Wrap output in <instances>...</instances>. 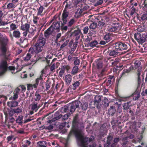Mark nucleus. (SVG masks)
Returning <instances> with one entry per match:
<instances>
[{"label": "nucleus", "instance_id": "49", "mask_svg": "<svg viewBox=\"0 0 147 147\" xmlns=\"http://www.w3.org/2000/svg\"><path fill=\"white\" fill-rule=\"evenodd\" d=\"M140 18L142 20H147V12L142 15Z\"/></svg>", "mask_w": 147, "mask_h": 147}, {"label": "nucleus", "instance_id": "44", "mask_svg": "<svg viewBox=\"0 0 147 147\" xmlns=\"http://www.w3.org/2000/svg\"><path fill=\"white\" fill-rule=\"evenodd\" d=\"M10 26V30L12 31L13 30H15L17 28V27L16 26V25L15 24L12 23Z\"/></svg>", "mask_w": 147, "mask_h": 147}, {"label": "nucleus", "instance_id": "64", "mask_svg": "<svg viewBox=\"0 0 147 147\" xmlns=\"http://www.w3.org/2000/svg\"><path fill=\"white\" fill-rule=\"evenodd\" d=\"M67 43L68 42L67 41H66L65 42L61 45L60 48L61 49H62L63 47H65L67 45Z\"/></svg>", "mask_w": 147, "mask_h": 147}, {"label": "nucleus", "instance_id": "31", "mask_svg": "<svg viewBox=\"0 0 147 147\" xmlns=\"http://www.w3.org/2000/svg\"><path fill=\"white\" fill-rule=\"evenodd\" d=\"M96 23H97V26L98 28H99L100 27L102 28L105 24V22L104 20L101 19V20L97 21Z\"/></svg>", "mask_w": 147, "mask_h": 147}, {"label": "nucleus", "instance_id": "45", "mask_svg": "<svg viewBox=\"0 0 147 147\" xmlns=\"http://www.w3.org/2000/svg\"><path fill=\"white\" fill-rule=\"evenodd\" d=\"M109 101L108 99L105 97L103 100V103L105 107H107L109 106Z\"/></svg>", "mask_w": 147, "mask_h": 147}, {"label": "nucleus", "instance_id": "22", "mask_svg": "<svg viewBox=\"0 0 147 147\" xmlns=\"http://www.w3.org/2000/svg\"><path fill=\"white\" fill-rule=\"evenodd\" d=\"M79 81H78L74 82L72 85L71 86H70L69 88L71 87V88L73 89V90H76L80 85V82Z\"/></svg>", "mask_w": 147, "mask_h": 147}, {"label": "nucleus", "instance_id": "15", "mask_svg": "<svg viewBox=\"0 0 147 147\" xmlns=\"http://www.w3.org/2000/svg\"><path fill=\"white\" fill-rule=\"evenodd\" d=\"M41 97L40 94L38 91H37L34 94V96L33 98L32 99V101H34L38 102L40 100Z\"/></svg>", "mask_w": 147, "mask_h": 147}, {"label": "nucleus", "instance_id": "25", "mask_svg": "<svg viewBox=\"0 0 147 147\" xmlns=\"http://www.w3.org/2000/svg\"><path fill=\"white\" fill-rule=\"evenodd\" d=\"M29 51V50L28 51V53H27L26 56L24 57V60L25 61H28L30 59L32 56L31 54L33 55H37L36 53H31V51Z\"/></svg>", "mask_w": 147, "mask_h": 147}, {"label": "nucleus", "instance_id": "61", "mask_svg": "<svg viewBox=\"0 0 147 147\" xmlns=\"http://www.w3.org/2000/svg\"><path fill=\"white\" fill-rule=\"evenodd\" d=\"M20 91V89L18 88H17L14 91V92L18 94Z\"/></svg>", "mask_w": 147, "mask_h": 147}, {"label": "nucleus", "instance_id": "62", "mask_svg": "<svg viewBox=\"0 0 147 147\" xmlns=\"http://www.w3.org/2000/svg\"><path fill=\"white\" fill-rule=\"evenodd\" d=\"M144 29L143 28H142V27H140L138 28L137 30L138 32H144Z\"/></svg>", "mask_w": 147, "mask_h": 147}, {"label": "nucleus", "instance_id": "23", "mask_svg": "<svg viewBox=\"0 0 147 147\" xmlns=\"http://www.w3.org/2000/svg\"><path fill=\"white\" fill-rule=\"evenodd\" d=\"M114 49L109 50L108 51V53L110 56L115 57L118 54V52Z\"/></svg>", "mask_w": 147, "mask_h": 147}, {"label": "nucleus", "instance_id": "30", "mask_svg": "<svg viewBox=\"0 0 147 147\" xmlns=\"http://www.w3.org/2000/svg\"><path fill=\"white\" fill-rule=\"evenodd\" d=\"M47 142L45 141H40L37 143L38 147H47Z\"/></svg>", "mask_w": 147, "mask_h": 147}, {"label": "nucleus", "instance_id": "53", "mask_svg": "<svg viewBox=\"0 0 147 147\" xmlns=\"http://www.w3.org/2000/svg\"><path fill=\"white\" fill-rule=\"evenodd\" d=\"M24 129L23 128H21L17 131V132L18 134H23L24 133Z\"/></svg>", "mask_w": 147, "mask_h": 147}, {"label": "nucleus", "instance_id": "3", "mask_svg": "<svg viewBox=\"0 0 147 147\" xmlns=\"http://www.w3.org/2000/svg\"><path fill=\"white\" fill-rule=\"evenodd\" d=\"M80 104L81 103L80 101L75 100L61 107V111L63 113L68 112L69 111L71 113H73L74 112L76 108L79 107Z\"/></svg>", "mask_w": 147, "mask_h": 147}, {"label": "nucleus", "instance_id": "19", "mask_svg": "<svg viewBox=\"0 0 147 147\" xmlns=\"http://www.w3.org/2000/svg\"><path fill=\"white\" fill-rule=\"evenodd\" d=\"M23 117L22 115H20L18 117V118L16 120V122L19 125L22 126L24 123L23 121Z\"/></svg>", "mask_w": 147, "mask_h": 147}, {"label": "nucleus", "instance_id": "18", "mask_svg": "<svg viewBox=\"0 0 147 147\" xmlns=\"http://www.w3.org/2000/svg\"><path fill=\"white\" fill-rule=\"evenodd\" d=\"M7 105L10 107H15L17 106L18 104V103L17 101L15 100H12L8 102L7 103Z\"/></svg>", "mask_w": 147, "mask_h": 147}, {"label": "nucleus", "instance_id": "43", "mask_svg": "<svg viewBox=\"0 0 147 147\" xmlns=\"http://www.w3.org/2000/svg\"><path fill=\"white\" fill-rule=\"evenodd\" d=\"M96 32L95 29H90L88 34L90 36H92L96 34Z\"/></svg>", "mask_w": 147, "mask_h": 147}, {"label": "nucleus", "instance_id": "33", "mask_svg": "<svg viewBox=\"0 0 147 147\" xmlns=\"http://www.w3.org/2000/svg\"><path fill=\"white\" fill-rule=\"evenodd\" d=\"M44 7L42 5H40L38 9H37L38 12L37 14V16L42 15V13L44 9Z\"/></svg>", "mask_w": 147, "mask_h": 147}, {"label": "nucleus", "instance_id": "4", "mask_svg": "<svg viewBox=\"0 0 147 147\" xmlns=\"http://www.w3.org/2000/svg\"><path fill=\"white\" fill-rule=\"evenodd\" d=\"M129 46V44L123 41H118L113 44V46L117 51H121L127 49Z\"/></svg>", "mask_w": 147, "mask_h": 147}, {"label": "nucleus", "instance_id": "8", "mask_svg": "<svg viewBox=\"0 0 147 147\" xmlns=\"http://www.w3.org/2000/svg\"><path fill=\"white\" fill-rule=\"evenodd\" d=\"M121 28V25L119 23L113 21L112 25L109 28L108 31L111 32L117 33L119 31Z\"/></svg>", "mask_w": 147, "mask_h": 147}, {"label": "nucleus", "instance_id": "14", "mask_svg": "<svg viewBox=\"0 0 147 147\" xmlns=\"http://www.w3.org/2000/svg\"><path fill=\"white\" fill-rule=\"evenodd\" d=\"M20 35L21 33L20 31L18 30H17L13 31L12 34L10 33L9 34V36L11 39H13V37L19 38L20 37Z\"/></svg>", "mask_w": 147, "mask_h": 147}, {"label": "nucleus", "instance_id": "59", "mask_svg": "<svg viewBox=\"0 0 147 147\" xmlns=\"http://www.w3.org/2000/svg\"><path fill=\"white\" fill-rule=\"evenodd\" d=\"M8 23L7 22H5L4 21H2L1 19V21L0 23V26H5L8 24Z\"/></svg>", "mask_w": 147, "mask_h": 147}, {"label": "nucleus", "instance_id": "27", "mask_svg": "<svg viewBox=\"0 0 147 147\" xmlns=\"http://www.w3.org/2000/svg\"><path fill=\"white\" fill-rule=\"evenodd\" d=\"M79 69V68L78 66H74L71 71V75H74L77 74L78 72Z\"/></svg>", "mask_w": 147, "mask_h": 147}, {"label": "nucleus", "instance_id": "38", "mask_svg": "<svg viewBox=\"0 0 147 147\" xmlns=\"http://www.w3.org/2000/svg\"><path fill=\"white\" fill-rule=\"evenodd\" d=\"M129 71V70L128 69L123 70L121 74V77H123L127 76Z\"/></svg>", "mask_w": 147, "mask_h": 147}, {"label": "nucleus", "instance_id": "63", "mask_svg": "<svg viewBox=\"0 0 147 147\" xmlns=\"http://www.w3.org/2000/svg\"><path fill=\"white\" fill-rule=\"evenodd\" d=\"M103 2V0H99L96 3V5H98L101 4Z\"/></svg>", "mask_w": 147, "mask_h": 147}, {"label": "nucleus", "instance_id": "34", "mask_svg": "<svg viewBox=\"0 0 147 147\" xmlns=\"http://www.w3.org/2000/svg\"><path fill=\"white\" fill-rule=\"evenodd\" d=\"M74 64L75 65H79L80 64V60L78 59L77 57H74Z\"/></svg>", "mask_w": 147, "mask_h": 147}, {"label": "nucleus", "instance_id": "7", "mask_svg": "<svg viewBox=\"0 0 147 147\" xmlns=\"http://www.w3.org/2000/svg\"><path fill=\"white\" fill-rule=\"evenodd\" d=\"M116 86L115 89H116L117 86V89L115 90V95L118 98H120V100H121L124 101L125 100H126L127 99L129 98L130 96H134L133 99L135 100H138L140 96V94L138 93L137 94H136L135 92L132 94L131 96L126 97L122 96L119 94L118 92V91L117 90L118 84H116Z\"/></svg>", "mask_w": 147, "mask_h": 147}, {"label": "nucleus", "instance_id": "1", "mask_svg": "<svg viewBox=\"0 0 147 147\" xmlns=\"http://www.w3.org/2000/svg\"><path fill=\"white\" fill-rule=\"evenodd\" d=\"M84 127L83 123L80 121L78 115H75L73 118L71 129L67 136V141L69 140L72 136L74 135L77 140L80 142L81 147H87L86 145L88 140L87 137L84 136Z\"/></svg>", "mask_w": 147, "mask_h": 147}, {"label": "nucleus", "instance_id": "16", "mask_svg": "<svg viewBox=\"0 0 147 147\" xmlns=\"http://www.w3.org/2000/svg\"><path fill=\"white\" fill-rule=\"evenodd\" d=\"M53 31H52L51 28H48L44 32V35L45 38L48 39L49 38L50 35H52Z\"/></svg>", "mask_w": 147, "mask_h": 147}, {"label": "nucleus", "instance_id": "58", "mask_svg": "<svg viewBox=\"0 0 147 147\" xmlns=\"http://www.w3.org/2000/svg\"><path fill=\"white\" fill-rule=\"evenodd\" d=\"M42 79V78L40 76L39 78H37L35 81V84L37 85H38L40 80H41Z\"/></svg>", "mask_w": 147, "mask_h": 147}, {"label": "nucleus", "instance_id": "42", "mask_svg": "<svg viewBox=\"0 0 147 147\" xmlns=\"http://www.w3.org/2000/svg\"><path fill=\"white\" fill-rule=\"evenodd\" d=\"M107 142L108 144H111V142L113 139V136L111 135H109L107 137Z\"/></svg>", "mask_w": 147, "mask_h": 147}, {"label": "nucleus", "instance_id": "6", "mask_svg": "<svg viewBox=\"0 0 147 147\" xmlns=\"http://www.w3.org/2000/svg\"><path fill=\"white\" fill-rule=\"evenodd\" d=\"M134 38L139 44H142L145 42L147 35L145 33L136 32L134 34Z\"/></svg>", "mask_w": 147, "mask_h": 147}, {"label": "nucleus", "instance_id": "11", "mask_svg": "<svg viewBox=\"0 0 147 147\" xmlns=\"http://www.w3.org/2000/svg\"><path fill=\"white\" fill-rule=\"evenodd\" d=\"M7 63L6 61H3L0 65V69H1V71H0V76L3 75L5 72L7 70Z\"/></svg>", "mask_w": 147, "mask_h": 147}, {"label": "nucleus", "instance_id": "21", "mask_svg": "<svg viewBox=\"0 0 147 147\" xmlns=\"http://www.w3.org/2000/svg\"><path fill=\"white\" fill-rule=\"evenodd\" d=\"M72 76L71 75H67L65 77V82L67 84L69 85L71 82Z\"/></svg>", "mask_w": 147, "mask_h": 147}, {"label": "nucleus", "instance_id": "54", "mask_svg": "<svg viewBox=\"0 0 147 147\" xmlns=\"http://www.w3.org/2000/svg\"><path fill=\"white\" fill-rule=\"evenodd\" d=\"M65 72V70L63 69H61L59 72V76L60 77H62L63 75V74Z\"/></svg>", "mask_w": 147, "mask_h": 147}, {"label": "nucleus", "instance_id": "2", "mask_svg": "<svg viewBox=\"0 0 147 147\" xmlns=\"http://www.w3.org/2000/svg\"><path fill=\"white\" fill-rule=\"evenodd\" d=\"M46 42V39L42 37H39L34 44L29 49V51L38 54L43 50Z\"/></svg>", "mask_w": 147, "mask_h": 147}, {"label": "nucleus", "instance_id": "47", "mask_svg": "<svg viewBox=\"0 0 147 147\" xmlns=\"http://www.w3.org/2000/svg\"><path fill=\"white\" fill-rule=\"evenodd\" d=\"M15 113H20L22 111V109L21 108L18 107L16 109H13Z\"/></svg>", "mask_w": 147, "mask_h": 147}, {"label": "nucleus", "instance_id": "12", "mask_svg": "<svg viewBox=\"0 0 147 147\" xmlns=\"http://www.w3.org/2000/svg\"><path fill=\"white\" fill-rule=\"evenodd\" d=\"M101 101V98L100 96H96L94 98V104L96 105V106L98 109H100V108L101 105L99 104L100 102Z\"/></svg>", "mask_w": 147, "mask_h": 147}, {"label": "nucleus", "instance_id": "48", "mask_svg": "<svg viewBox=\"0 0 147 147\" xmlns=\"http://www.w3.org/2000/svg\"><path fill=\"white\" fill-rule=\"evenodd\" d=\"M92 36L89 35L87 36V38L86 39V42H88V43L90 42L92 40Z\"/></svg>", "mask_w": 147, "mask_h": 147}, {"label": "nucleus", "instance_id": "51", "mask_svg": "<svg viewBox=\"0 0 147 147\" xmlns=\"http://www.w3.org/2000/svg\"><path fill=\"white\" fill-rule=\"evenodd\" d=\"M89 30V28L88 26L84 27L83 29V33L84 34H87Z\"/></svg>", "mask_w": 147, "mask_h": 147}, {"label": "nucleus", "instance_id": "10", "mask_svg": "<svg viewBox=\"0 0 147 147\" xmlns=\"http://www.w3.org/2000/svg\"><path fill=\"white\" fill-rule=\"evenodd\" d=\"M60 21L54 22L49 27L52 31L56 30L57 32H59L60 30Z\"/></svg>", "mask_w": 147, "mask_h": 147}, {"label": "nucleus", "instance_id": "35", "mask_svg": "<svg viewBox=\"0 0 147 147\" xmlns=\"http://www.w3.org/2000/svg\"><path fill=\"white\" fill-rule=\"evenodd\" d=\"M16 6V5L12 2L11 3H9L7 4V8L8 9H11L14 8Z\"/></svg>", "mask_w": 147, "mask_h": 147}, {"label": "nucleus", "instance_id": "57", "mask_svg": "<svg viewBox=\"0 0 147 147\" xmlns=\"http://www.w3.org/2000/svg\"><path fill=\"white\" fill-rule=\"evenodd\" d=\"M27 90H31L33 89V88L32 86V84H27Z\"/></svg>", "mask_w": 147, "mask_h": 147}, {"label": "nucleus", "instance_id": "37", "mask_svg": "<svg viewBox=\"0 0 147 147\" xmlns=\"http://www.w3.org/2000/svg\"><path fill=\"white\" fill-rule=\"evenodd\" d=\"M71 115V114L69 112L65 114L63 116H62V117H61L62 120L63 121L66 120Z\"/></svg>", "mask_w": 147, "mask_h": 147}, {"label": "nucleus", "instance_id": "29", "mask_svg": "<svg viewBox=\"0 0 147 147\" xmlns=\"http://www.w3.org/2000/svg\"><path fill=\"white\" fill-rule=\"evenodd\" d=\"M115 111L116 109H115V107L113 106H111L110 108L108 110L109 114L112 116L115 113Z\"/></svg>", "mask_w": 147, "mask_h": 147}, {"label": "nucleus", "instance_id": "52", "mask_svg": "<svg viewBox=\"0 0 147 147\" xmlns=\"http://www.w3.org/2000/svg\"><path fill=\"white\" fill-rule=\"evenodd\" d=\"M15 113L14 109H11L9 111V114L10 116H12Z\"/></svg>", "mask_w": 147, "mask_h": 147}, {"label": "nucleus", "instance_id": "41", "mask_svg": "<svg viewBox=\"0 0 147 147\" xmlns=\"http://www.w3.org/2000/svg\"><path fill=\"white\" fill-rule=\"evenodd\" d=\"M97 26V23L95 22L91 23L89 26V28L90 29H95L96 28Z\"/></svg>", "mask_w": 147, "mask_h": 147}, {"label": "nucleus", "instance_id": "40", "mask_svg": "<svg viewBox=\"0 0 147 147\" xmlns=\"http://www.w3.org/2000/svg\"><path fill=\"white\" fill-rule=\"evenodd\" d=\"M75 23V20L74 18L71 19L70 21L68 22L67 25L68 27L71 26Z\"/></svg>", "mask_w": 147, "mask_h": 147}, {"label": "nucleus", "instance_id": "32", "mask_svg": "<svg viewBox=\"0 0 147 147\" xmlns=\"http://www.w3.org/2000/svg\"><path fill=\"white\" fill-rule=\"evenodd\" d=\"M98 44L97 41L94 40L93 41H91L88 43L89 46L91 47H96V45Z\"/></svg>", "mask_w": 147, "mask_h": 147}, {"label": "nucleus", "instance_id": "26", "mask_svg": "<svg viewBox=\"0 0 147 147\" xmlns=\"http://www.w3.org/2000/svg\"><path fill=\"white\" fill-rule=\"evenodd\" d=\"M62 116V115L59 114L58 112H57L54 114V117L52 119L53 121H55L61 118Z\"/></svg>", "mask_w": 147, "mask_h": 147}, {"label": "nucleus", "instance_id": "55", "mask_svg": "<svg viewBox=\"0 0 147 147\" xmlns=\"http://www.w3.org/2000/svg\"><path fill=\"white\" fill-rule=\"evenodd\" d=\"M133 8L131 11V12L130 13V15L131 16H132L136 12V9L135 8H134L133 7H132Z\"/></svg>", "mask_w": 147, "mask_h": 147}, {"label": "nucleus", "instance_id": "5", "mask_svg": "<svg viewBox=\"0 0 147 147\" xmlns=\"http://www.w3.org/2000/svg\"><path fill=\"white\" fill-rule=\"evenodd\" d=\"M69 16V13L65 12L64 11L62 13L61 16V20L60 21L61 23V28L62 31H66L67 30L68 26H65L67 22V18Z\"/></svg>", "mask_w": 147, "mask_h": 147}, {"label": "nucleus", "instance_id": "56", "mask_svg": "<svg viewBox=\"0 0 147 147\" xmlns=\"http://www.w3.org/2000/svg\"><path fill=\"white\" fill-rule=\"evenodd\" d=\"M38 19V18L37 16H34L33 17V22L34 24H37Z\"/></svg>", "mask_w": 147, "mask_h": 147}, {"label": "nucleus", "instance_id": "50", "mask_svg": "<svg viewBox=\"0 0 147 147\" xmlns=\"http://www.w3.org/2000/svg\"><path fill=\"white\" fill-rule=\"evenodd\" d=\"M135 68H137L139 67L140 65V62L138 61H136L134 63Z\"/></svg>", "mask_w": 147, "mask_h": 147}, {"label": "nucleus", "instance_id": "20", "mask_svg": "<svg viewBox=\"0 0 147 147\" xmlns=\"http://www.w3.org/2000/svg\"><path fill=\"white\" fill-rule=\"evenodd\" d=\"M30 25L28 23H26L24 24L21 25L20 29L23 31H29Z\"/></svg>", "mask_w": 147, "mask_h": 147}, {"label": "nucleus", "instance_id": "13", "mask_svg": "<svg viewBox=\"0 0 147 147\" xmlns=\"http://www.w3.org/2000/svg\"><path fill=\"white\" fill-rule=\"evenodd\" d=\"M81 34V30L80 29L75 30L71 33V36L73 37L76 36V40H78L80 38Z\"/></svg>", "mask_w": 147, "mask_h": 147}, {"label": "nucleus", "instance_id": "9", "mask_svg": "<svg viewBox=\"0 0 147 147\" xmlns=\"http://www.w3.org/2000/svg\"><path fill=\"white\" fill-rule=\"evenodd\" d=\"M43 103L39 104L37 102L34 101H32V103L30 105L31 109L32 110L34 111V112H36L43 105Z\"/></svg>", "mask_w": 147, "mask_h": 147}, {"label": "nucleus", "instance_id": "36", "mask_svg": "<svg viewBox=\"0 0 147 147\" xmlns=\"http://www.w3.org/2000/svg\"><path fill=\"white\" fill-rule=\"evenodd\" d=\"M111 81L110 80L106 79L103 82V84H105V85L107 86H111Z\"/></svg>", "mask_w": 147, "mask_h": 147}, {"label": "nucleus", "instance_id": "46", "mask_svg": "<svg viewBox=\"0 0 147 147\" xmlns=\"http://www.w3.org/2000/svg\"><path fill=\"white\" fill-rule=\"evenodd\" d=\"M14 95L13 96L10 98V99H12L14 100H16L18 98V94L13 92Z\"/></svg>", "mask_w": 147, "mask_h": 147}, {"label": "nucleus", "instance_id": "39", "mask_svg": "<svg viewBox=\"0 0 147 147\" xmlns=\"http://www.w3.org/2000/svg\"><path fill=\"white\" fill-rule=\"evenodd\" d=\"M19 40L20 42L19 43V45L22 47H23L24 46H21V45L24 43V41L27 40L26 38L24 37H21Z\"/></svg>", "mask_w": 147, "mask_h": 147}, {"label": "nucleus", "instance_id": "17", "mask_svg": "<svg viewBox=\"0 0 147 147\" xmlns=\"http://www.w3.org/2000/svg\"><path fill=\"white\" fill-rule=\"evenodd\" d=\"M81 103V104L79 106V107L77 109H78V112H80L79 111V110L80 109H81L82 111H86L87 108L88 107V103L87 102H85L83 104H82L81 102H80ZM81 111H80V112Z\"/></svg>", "mask_w": 147, "mask_h": 147}, {"label": "nucleus", "instance_id": "24", "mask_svg": "<svg viewBox=\"0 0 147 147\" xmlns=\"http://www.w3.org/2000/svg\"><path fill=\"white\" fill-rule=\"evenodd\" d=\"M103 39L108 42H110L112 40L111 34L109 33L105 35L103 37Z\"/></svg>", "mask_w": 147, "mask_h": 147}, {"label": "nucleus", "instance_id": "28", "mask_svg": "<svg viewBox=\"0 0 147 147\" xmlns=\"http://www.w3.org/2000/svg\"><path fill=\"white\" fill-rule=\"evenodd\" d=\"M131 105V101H128L127 102L123 104V109L124 110H127L129 109Z\"/></svg>", "mask_w": 147, "mask_h": 147}, {"label": "nucleus", "instance_id": "60", "mask_svg": "<svg viewBox=\"0 0 147 147\" xmlns=\"http://www.w3.org/2000/svg\"><path fill=\"white\" fill-rule=\"evenodd\" d=\"M89 8V6L88 5H86L84 7L80 9V11H85L87 10V9Z\"/></svg>", "mask_w": 147, "mask_h": 147}]
</instances>
